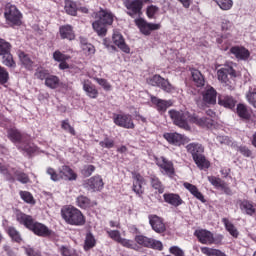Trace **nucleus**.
<instances>
[{
    "mask_svg": "<svg viewBox=\"0 0 256 256\" xmlns=\"http://www.w3.org/2000/svg\"><path fill=\"white\" fill-rule=\"evenodd\" d=\"M8 137L12 143H19L21 141V132L17 129H10L8 131Z\"/></svg>",
    "mask_w": 256,
    "mask_h": 256,
    "instance_id": "obj_40",
    "label": "nucleus"
},
{
    "mask_svg": "<svg viewBox=\"0 0 256 256\" xmlns=\"http://www.w3.org/2000/svg\"><path fill=\"white\" fill-rule=\"evenodd\" d=\"M135 241L136 243H138V245H142V247L157 249L158 251H161V249H163V243H161V241L149 238L147 236L137 235L135 237Z\"/></svg>",
    "mask_w": 256,
    "mask_h": 256,
    "instance_id": "obj_11",
    "label": "nucleus"
},
{
    "mask_svg": "<svg viewBox=\"0 0 256 256\" xmlns=\"http://www.w3.org/2000/svg\"><path fill=\"white\" fill-rule=\"evenodd\" d=\"M82 85H83V91H85L86 95L90 97V99H97V97L99 96V91L97 90L95 85L91 83V81L84 80L82 82Z\"/></svg>",
    "mask_w": 256,
    "mask_h": 256,
    "instance_id": "obj_23",
    "label": "nucleus"
},
{
    "mask_svg": "<svg viewBox=\"0 0 256 256\" xmlns=\"http://www.w3.org/2000/svg\"><path fill=\"white\" fill-rule=\"evenodd\" d=\"M246 99L248 103H250V105H252L256 109V92L253 90H249L246 93Z\"/></svg>",
    "mask_w": 256,
    "mask_h": 256,
    "instance_id": "obj_50",
    "label": "nucleus"
},
{
    "mask_svg": "<svg viewBox=\"0 0 256 256\" xmlns=\"http://www.w3.org/2000/svg\"><path fill=\"white\" fill-rule=\"evenodd\" d=\"M60 83H61V80L59 79V77H57L55 75L48 74V77L45 80V85L49 89H57V87H59Z\"/></svg>",
    "mask_w": 256,
    "mask_h": 256,
    "instance_id": "obj_31",
    "label": "nucleus"
},
{
    "mask_svg": "<svg viewBox=\"0 0 256 256\" xmlns=\"http://www.w3.org/2000/svg\"><path fill=\"white\" fill-rule=\"evenodd\" d=\"M168 113L174 125H177V127H180V129H184L185 131L191 129L189 123H195L199 127H207V129L213 127V119L211 118L199 117L195 114L191 115V113L187 111L170 110Z\"/></svg>",
    "mask_w": 256,
    "mask_h": 256,
    "instance_id": "obj_1",
    "label": "nucleus"
},
{
    "mask_svg": "<svg viewBox=\"0 0 256 256\" xmlns=\"http://www.w3.org/2000/svg\"><path fill=\"white\" fill-rule=\"evenodd\" d=\"M222 223H224L226 231L232 236V237H239V230H237V227L229 219L223 218Z\"/></svg>",
    "mask_w": 256,
    "mask_h": 256,
    "instance_id": "obj_30",
    "label": "nucleus"
},
{
    "mask_svg": "<svg viewBox=\"0 0 256 256\" xmlns=\"http://www.w3.org/2000/svg\"><path fill=\"white\" fill-rule=\"evenodd\" d=\"M9 80V73L0 66V83H7Z\"/></svg>",
    "mask_w": 256,
    "mask_h": 256,
    "instance_id": "obj_60",
    "label": "nucleus"
},
{
    "mask_svg": "<svg viewBox=\"0 0 256 256\" xmlns=\"http://www.w3.org/2000/svg\"><path fill=\"white\" fill-rule=\"evenodd\" d=\"M151 185L153 189H156V191H158L159 193H163L164 191L163 184H161V181L159 180V178L152 176Z\"/></svg>",
    "mask_w": 256,
    "mask_h": 256,
    "instance_id": "obj_46",
    "label": "nucleus"
},
{
    "mask_svg": "<svg viewBox=\"0 0 256 256\" xmlns=\"http://www.w3.org/2000/svg\"><path fill=\"white\" fill-rule=\"evenodd\" d=\"M18 57L20 59V63H22L25 69H28V71H31L33 69V60H31V57H29V55L25 54V52H19Z\"/></svg>",
    "mask_w": 256,
    "mask_h": 256,
    "instance_id": "obj_29",
    "label": "nucleus"
},
{
    "mask_svg": "<svg viewBox=\"0 0 256 256\" xmlns=\"http://www.w3.org/2000/svg\"><path fill=\"white\" fill-rule=\"evenodd\" d=\"M157 13H159V7L155 5H150L147 7L146 15L149 19H153Z\"/></svg>",
    "mask_w": 256,
    "mask_h": 256,
    "instance_id": "obj_49",
    "label": "nucleus"
},
{
    "mask_svg": "<svg viewBox=\"0 0 256 256\" xmlns=\"http://www.w3.org/2000/svg\"><path fill=\"white\" fill-rule=\"evenodd\" d=\"M231 27H233V24L231 23V21H229L227 19L222 20V22H221L222 31H229V29H231Z\"/></svg>",
    "mask_w": 256,
    "mask_h": 256,
    "instance_id": "obj_61",
    "label": "nucleus"
},
{
    "mask_svg": "<svg viewBox=\"0 0 256 256\" xmlns=\"http://www.w3.org/2000/svg\"><path fill=\"white\" fill-rule=\"evenodd\" d=\"M237 114L241 119H249V117H251L249 109H247V106L243 104H239L237 106Z\"/></svg>",
    "mask_w": 256,
    "mask_h": 256,
    "instance_id": "obj_39",
    "label": "nucleus"
},
{
    "mask_svg": "<svg viewBox=\"0 0 256 256\" xmlns=\"http://www.w3.org/2000/svg\"><path fill=\"white\" fill-rule=\"evenodd\" d=\"M222 11H230L233 8V0H213Z\"/></svg>",
    "mask_w": 256,
    "mask_h": 256,
    "instance_id": "obj_37",
    "label": "nucleus"
},
{
    "mask_svg": "<svg viewBox=\"0 0 256 256\" xmlns=\"http://www.w3.org/2000/svg\"><path fill=\"white\" fill-rule=\"evenodd\" d=\"M135 24L143 35H151V31H159L161 24L149 23L143 18L135 19Z\"/></svg>",
    "mask_w": 256,
    "mask_h": 256,
    "instance_id": "obj_13",
    "label": "nucleus"
},
{
    "mask_svg": "<svg viewBox=\"0 0 256 256\" xmlns=\"http://www.w3.org/2000/svg\"><path fill=\"white\" fill-rule=\"evenodd\" d=\"M114 123L118 127H123L124 129H135V123H133V117L129 114H115Z\"/></svg>",
    "mask_w": 256,
    "mask_h": 256,
    "instance_id": "obj_14",
    "label": "nucleus"
},
{
    "mask_svg": "<svg viewBox=\"0 0 256 256\" xmlns=\"http://www.w3.org/2000/svg\"><path fill=\"white\" fill-rule=\"evenodd\" d=\"M216 140L218 143H221V145H229V138L227 136H218Z\"/></svg>",
    "mask_w": 256,
    "mask_h": 256,
    "instance_id": "obj_64",
    "label": "nucleus"
},
{
    "mask_svg": "<svg viewBox=\"0 0 256 256\" xmlns=\"http://www.w3.org/2000/svg\"><path fill=\"white\" fill-rule=\"evenodd\" d=\"M97 241L95 240V236L91 234V232L86 234L85 242H84V250L89 251V249H93L95 247Z\"/></svg>",
    "mask_w": 256,
    "mask_h": 256,
    "instance_id": "obj_35",
    "label": "nucleus"
},
{
    "mask_svg": "<svg viewBox=\"0 0 256 256\" xmlns=\"http://www.w3.org/2000/svg\"><path fill=\"white\" fill-rule=\"evenodd\" d=\"M9 51H11V44L3 39H0V55H7Z\"/></svg>",
    "mask_w": 256,
    "mask_h": 256,
    "instance_id": "obj_48",
    "label": "nucleus"
},
{
    "mask_svg": "<svg viewBox=\"0 0 256 256\" xmlns=\"http://www.w3.org/2000/svg\"><path fill=\"white\" fill-rule=\"evenodd\" d=\"M82 51L85 55H95V46L93 44L82 43Z\"/></svg>",
    "mask_w": 256,
    "mask_h": 256,
    "instance_id": "obj_44",
    "label": "nucleus"
},
{
    "mask_svg": "<svg viewBox=\"0 0 256 256\" xmlns=\"http://www.w3.org/2000/svg\"><path fill=\"white\" fill-rule=\"evenodd\" d=\"M149 84L153 87H161V89H163V91L166 93H175V87L160 75H154L152 78H150Z\"/></svg>",
    "mask_w": 256,
    "mask_h": 256,
    "instance_id": "obj_12",
    "label": "nucleus"
},
{
    "mask_svg": "<svg viewBox=\"0 0 256 256\" xmlns=\"http://www.w3.org/2000/svg\"><path fill=\"white\" fill-rule=\"evenodd\" d=\"M193 160L195 161L199 169H209V165H210L209 161L205 159V156L203 154H200L199 156L194 157Z\"/></svg>",
    "mask_w": 256,
    "mask_h": 256,
    "instance_id": "obj_36",
    "label": "nucleus"
},
{
    "mask_svg": "<svg viewBox=\"0 0 256 256\" xmlns=\"http://www.w3.org/2000/svg\"><path fill=\"white\" fill-rule=\"evenodd\" d=\"M84 187L89 191H99L103 189V179L101 176H94L85 182Z\"/></svg>",
    "mask_w": 256,
    "mask_h": 256,
    "instance_id": "obj_17",
    "label": "nucleus"
},
{
    "mask_svg": "<svg viewBox=\"0 0 256 256\" xmlns=\"http://www.w3.org/2000/svg\"><path fill=\"white\" fill-rule=\"evenodd\" d=\"M183 185H184L185 189H187V191H189L191 193V195L196 197V199H198L202 203H205V197L199 191V189H197V186H195V185H193L191 183H188V182H185Z\"/></svg>",
    "mask_w": 256,
    "mask_h": 256,
    "instance_id": "obj_27",
    "label": "nucleus"
},
{
    "mask_svg": "<svg viewBox=\"0 0 256 256\" xmlns=\"http://www.w3.org/2000/svg\"><path fill=\"white\" fill-rule=\"evenodd\" d=\"M20 197L21 199H23V201H25V203H30V204L35 203V199H33V195H31L28 191H21Z\"/></svg>",
    "mask_w": 256,
    "mask_h": 256,
    "instance_id": "obj_51",
    "label": "nucleus"
},
{
    "mask_svg": "<svg viewBox=\"0 0 256 256\" xmlns=\"http://www.w3.org/2000/svg\"><path fill=\"white\" fill-rule=\"evenodd\" d=\"M0 173L6 175L7 179H13V177H16L17 181H20V183H29V176H27V174L19 171L11 172L3 165H0Z\"/></svg>",
    "mask_w": 256,
    "mask_h": 256,
    "instance_id": "obj_15",
    "label": "nucleus"
},
{
    "mask_svg": "<svg viewBox=\"0 0 256 256\" xmlns=\"http://www.w3.org/2000/svg\"><path fill=\"white\" fill-rule=\"evenodd\" d=\"M124 6L127 9V15L133 19L143 15V2L141 0H125Z\"/></svg>",
    "mask_w": 256,
    "mask_h": 256,
    "instance_id": "obj_8",
    "label": "nucleus"
},
{
    "mask_svg": "<svg viewBox=\"0 0 256 256\" xmlns=\"http://www.w3.org/2000/svg\"><path fill=\"white\" fill-rule=\"evenodd\" d=\"M64 9L68 15H77V4L71 0L65 2Z\"/></svg>",
    "mask_w": 256,
    "mask_h": 256,
    "instance_id": "obj_38",
    "label": "nucleus"
},
{
    "mask_svg": "<svg viewBox=\"0 0 256 256\" xmlns=\"http://www.w3.org/2000/svg\"><path fill=\"white\" fill-rule=\"evenodd\" d=\"M208 181L209 183H211V185H213V187H217V189H219L224 182L223 180L215 176H208Z\"/></svg>",
    "mask_w": 256,
    "mask_h": 256,
    "instance_id": "obj_55",
    "label": "nucleus"
},
{
    "mask_svg": "<svg viewBox=\"0 0 256 256\" xmlns=\"http://www.w3.org/2000/svg\"><path fill=\"white\" fill-rule=\"evenodd\" d=\"M149 223L156 233H163L165 231V223H163V219H161L157 215L149 216Z\"/></svg>",
    "mask_w": 256,
    "mask_h": 256,
    "instance_id": "obj_18",
    "label": "nucleus"
},
{
    "mask_svg": "<svg viewBox=\"0 0 256 256\" xmlns=\"http://www.w3.org/2000/svg\"><path fill=\"white\" fill-rule=\"evenodd\" d=\"M94 171H95V166L88 165L83 168L82 174L85 175V177H90V175H92Z\"/></svg>",
    "mask_w": 256,
    "mask_h": 256,
    "instance_id": "obj_59",
    "label": "nucleus"
},
{
    "mask_svg": "<svg viewBox=\"0 0 256 256\" xmlns=\"http://www.w3.org/2000/svg\"><path fill=\"white\" fill-rule=\"evenodd\" d=\"M4 17L10 25H21L22 15L15 5L6 4Z\"/></svg>",
    "mask_w": 256,
    "mask_h": 256,
    "instance_id": "obj_6",
    "label": "nucleus"
},
{
    "mask_svg": "<svg viewBox=\"0 0 256 256\" xmlns=\"http://www.w3.org/2000/svg\"><path fill=\"white\" fill-rule=\"evenodd\" d=\"M235 67H237V64L233 62H227L224 68H221L217 71L218 81H221V83H224V85H229V78L227 77V73L231 77H237Z\"/></svg>",
    "mask_w": 256,
    "mask_h": 256,
    "instance_id": "obj_9",
    "label": "nucleus"
},
{
    "mask_svg": "<svg viewBox=\"0 0 256 256\" xmlns=\"http://www.w3.org/2000/svg\"><path fill=\"white\" fill-rule=\"evenodd\" d=\"M151 102L153 105H156V109L160 113H165V111H167V109L173 105L171 100H161L155 96H151Z\"/></svg>",
    "mask_w": 256,
    "mask_h": 256,
    "instance_id": "obj_21",
    "label": "nucleus"
},
{
    "mask_svg": "<svg viewBox=\"0 0 256 256\" xmlns=\"http://www.w3.org/2000/svg\"><path fill=\"white\" fill-rule=\"evenodd\" d=\"M61 215L64 221L69 225L81 226L85 225V216L79 211V209L72 206H65L61 210Z\"/></svg>",
    "mask_w": 256,
    "mask_h": 256,
    "instance_id": "obj_4",
    "label": "nucleus"
},
{
    "mask_svg": "<svg viewBox=\"0 0 256 256\" xmlns=\"http://www.w3.org/2000/svg\"><path fill=\"white\" fill-rule=\"evenodd\" d=\"M133 179V191L137 193V195H141L143 193V176L133 173Z\"/></svg>",
    "mask_w": 256,
    "mask_h": 256,
    "instance_id": "obj_26",
    "label": "nucleus"
},
{
    "mask_svg": "<svg viewBox=\"0 0 256 256\" xmlns=\"http://www.w3.org/2000/svg\"><path fill=\"white\" fill-rule=\"evenodd\" d=\"M118 243L122 245L123 247H127V249H135L136 245L133 243V240H128L125 238H122Z\"/></svg>",
    "mask_w": 256,
    "mask_h": 256,
    "instance_id": "obj_56",
    "label": "nucleus"
},
{
    "mask_svg": "<svg viewBox=\"0 0 256 256\" xmlns=\"http://www.w3.org/2000/svg\"><path fill=\"white\" fill-rule=\"evenodd\" d=\"M194 235L203 245H213V243H219V241L223 239L222 235H219L215 238L211 231L205 229L196 230L194 232Z\"/></svg>",
    "mask_w": 256,
    "mask_h": 256,
    "instance_id": "obj_7",
    "label": "nucleus"
},
{
    "mask_svg": "<svg viewBox=\"0 0 256 256\" xmlns=\"http://www.w3.org/2000/svg\"><path fill=\"white\" fill-rule=\"evenodd\" d=\"M60 37L62 39H68L69 41H73V39H75V33H73V27H71V25H64L60 27Z\"/></svg>",
    "mask_w": 256,
    "mask_h": 256,
    "instance_id": "obj_28",
    "label": "nucleus"
},
{
    "mask_svg": "<svg viewBox=\"0 0 256 256\" xmlns=\"http://www.w3.org/2000/svg\"><path fill=\"white\" fill-rule=\"evenodd\" d=\"M3 65H6V67H15V61L11 53L3 54Z\"/></svg>",
    "mask_w": 256,
    "mask_h": 256,
    "instance_id": "obj_47",
    "label": "nucleus"
},
{
    "mask_svg": "<svg viewBox=\"0 0 256 256\" xmlns=\"http://www.w3.org/2000/svg\"><path fill=\"white\" fill-rule=\"evenodd\" d=\"M94 81L103 87L104 91H111V84L106 79L103 78H94Z\"/></svg>",
    "mask_w": 256,
    "mask_h": 256,
    "instance_id": "obj_53",
    "label": "nucleus"
},
{
    "mask_svg": "<svg viewBox=\"0 0 256 256\" xmlns=\"http://www.w3.org/2000/svg\"><path fill=\"white\" fill-rule=\"evenodd\" d=\"M188 153H191L192 157H199V155H203L205 148L203 145L197 143H191L186 146Z\"/></svg>",
    "mask_w": 256,
    "mask_h": 256,
    "instance_id": "obj_25",
    "label": "nucleus"
},
{
    "mask_svg": "<svg viewBox=\"0 0 256 256\" xmlns=\"http://www.w3.org/2000/svg\"><path fill=\"white\" fill-rule=\"evenodd\" d=\"M240 209L244 211L246 215H253L255 213V206L247 200L241 202Z\"/></svg>",
    "mask_w": 256,
    "mask_h": 256,
    "instance_id": "obj_33",
    "label": "nucleus"
},
{
    "mask_svg": "<svg viewBox=\"0 0 256 256\" xmlns=\"http://www.w3.org/2000/svg\"><path fill=\"white\" fill-rule=\"evenodd\" d=\"M156 164L160 169L163 170L165 175H173L175 173V168L173 167V162L167 160L165 157L156 158Z\"/></svg>",
    "mask_w": 256,
    "mask_h": 256,
    "instance_id": "obj_16",
    "label": "nucleus"
},
{
    "mask_svg": "<svg viewBox=\"0 0 256 256\" xmlns=\"http://www.w3.org/2000/svg\"><path fill=\"white\" fill-rule=\"evenodd\" d=\"M21 149L23 151H26V153H35L37 151V148H35V145L33 144H28V145H25V146H22Z\"/></svg>",
    "mask_w": 256,
    "mask_h": 256,
    "instance_id": "obj_62",
    "label": "nucleus"
},
{
    "mask_svg": "<svg viewBox=\"0 0 256 256\" xmlns=\"http://www.w3.org/2000/svg\"><path fill=\"white\" fill-rule=\"evenodd\" d=\"M113 43L116 44L120 51H123V53H131V48L125 43V39L123 38V35L119 32H114L113 36Z\"/></svg>",
    "mask_w": 256,
    "mask_h": 256,
    "instance_id": "obj_19",
    "label": "nucleus"
},
{
    "mask_svg": "<svg viewBox=\"0 0 256 256\" xmlns=\"http://www.w3.org/2000/svg\"><path fill=\"white\" fill-rule=\"evenodd\" d=\"M218 103L227 109H233V107H235V100L231 96H224L223 98H219Z\"/></svg>",
    "mask_w": 256,
    "mask_h": 256,
    "instance_id": "obj_34",
    "label": "nucleus"
},
{
    "mask_svg": "<svg viewBox=\"0 0 256 256\" xmlns=\"http://www.w3.org/2000/svg\"><path fill=\"white\" fill-rule=\"evenodd\" d=\"M164 139H166V141H168V143H171L172 145H183V143H185V141L187 140V138H185V136L174 132V133H165L164 134Z\"/></svg>",
    "mask_w": 256,
    "mask_h": 256,
    "instance_id": "obj_20",
    "label": "nucleus"
},
{
    "mask_svg": "<svg viewBox=\"0 0 256 256\" xmlns=\"http://www.w3.org/2000/svg\"><path fill=\"white\" fill-rule=\"evenodd\" d=\"M107 234L110 239H113V241H116L117 243H119L122 239L121 232L118 230H107Z\"/></svg>",
    "mask_w": 256,
    "mask_h": 256,
    "instance_id": "obj_52",
    "label": "nucleus"
},
{
    "mask_svg": "<svg viewBox=\"0 0 256 256\" xmlns=\"http://www.w3.org/2000/svg\"><path fill=\"white\" fill-rule=\"evenodd\" d=\"M61 127L64 131H67L71 135H75V129L72 128L71 124H69V120L62 121Z\"/></svg>",
    "mask_w": 256,
    "mask_h": 256,
    "instance_id": "obj_57",
    "label": "nucleus"
},
{
    "mask_svg": "<svg viewBox=\"0 0 256 256\" xmlns=\"http://www.w3.org/2000/svg\"><path fill=\"white\" fill-rule=\"evenodd\" d=\"M16 221H18L20 225H24L26 229L33 231L34 235H38V237H49V235H51V230L45 226V224L36 222L32 216L23 212L16 214Z\"/></svg>",
    "mask_w": 256,
    "mask_h": 256,
    "instance_id": "obj_2",
    "label": "nucleus"
},
{
    "mask_svg": "<svg viewBox=\"0 0 256 256\" xmlns=\"http://www.w3.org/2000/svg\"><path fill=\"white\" fill-rule=\"evenodd\" d=\"M165 203L172 205L173 207H179V205H183V199L178 194L173 193H165L163 195Z\"/></svg>",
    "mask_w": 256,
    "mask_h": 256,
    "instance_id": "obj_24",
    "label": "nucleus"
},
{
    "mask_svg": "<svg viewBox=\"0 0 256 256\" xmlns=\"http://www.w3.org/2000/svg\"><path fill=\"white\" fill-rule=\"evenodd\" d=\"M60 253L63 256H77V252H75L73 250H69V248H67L65 246L60 247Z\"/></svg>",
    "mask_w": 256,
    "mask_h": 256,
    "instance_id": "obj_58",
    "label": "nucleus"
},
{
    "mask_svg": "<svg viewBox=\"0 0 256 256\" xmlns=\"http://www.w3.org/2000/svg\"><path fill=\"white\" fill-rule=\"evenodd\" d=\"M34 76L36 77V79H40V81L46 80L49 76V70H46L44 68H38L35 71Z\"/></svg>",
    "mask_w": 256,
    "mask_h": 256,
    "instance_id": "obj_43",
    "label": "nucleus"
},
{
    "mask_svg": "<svg viewBox=\"0 0 256 256\" xmlns=\"http://www.w3.org/2000/svg\"><path fill=\"white\" fill-rule=\"evenodd\" d=\"M232 55L236 57V59H240V61H247L251 53L245 47L234 46L230 49Z\"/></svg>",
    "mask_w": 256,
    "mask_h": 256,
    "instance_id": "obj_22",
    "label": "nucleus"
},
{
    "mask_svg": "<svg viewBox=\"0 0 256 256\" xmlns=\"http://www.w3.org/2000/svg\"><path fill=\"white\" fill-rule=\"evenodd\" d=\"M217 103V91L212 86H206L202 92V102L198 101L199 107H205V105H215Z\"/></svg>",
    "mask_w": 256,
    "mask_h": 256,
    "instance_id": "obj_10",
    "label": "nucleus"
},
{
    "mask_svg": "<svg viewBox=\"0 0 256 256\" xmlns=\"http://www.w3.org/2000/svg\"><path fill=\"white\" fill-rule=\"evenodd\" d=\"M53 59L54 61H58V63H61L63 61H67V59H69V56L61 53V51H55L53 53Z\"/></svg>",
    "mask_w": 256,
    "mask_h": 256,
    "instance_id": "obj_54",
    "label": "nucleus"
},
{
    "mask_svg": "<svg viewBox=\"0 0 256 256\" xmlns=\"http://www.w3.org/2000/svg\"><path fill=\"white\" fill-rule=\"evenodd\" d=\"M8 234L11 239H13V241H16V243L21 242V234L19 233V231H17V229H15V227H9Z\"/></svg>",
    "mask_w": 256,
    "mask_h": 256,
    "instance_id": "obj_45",
    "label": "nucleus"
},
{
    "mask_svg": "<svg viewBox=\"0 0 256 256\" xmlns=\"http://www.w3.org/2000/svg\"><path fill=\"white\" fill-rule=\"evenodd\" d=\"M226 195H233V192L231 191V188L225 183V181L221 184L219 187Z\"/></svg>",
    "mask_w": 256,
    "mask_h": 256,
    "instance_id": "obj_63",
    "label": "nucleus"
},
{
    "mask_svg": "<svg viewBox=\"0 0 256 256\" xmlns=\"http://www.w3.org/2000/svg\"><path fill=\"white\" fill-rule=\"evenodd\" d=\"M46 173L50 176L51 181H61V179H64V181H75L77 179V174L69 166L59 168V173L53 168H48Z\"/></svg>",
    "mask_w": 256,
    "mask_h": 256,
    "instance_id": "obj_5",
    "label": "nucleus"
},
{
    "mask_svg": "<svg viewBox=\"0 0 256 256\" xmlns=\"http://www.w3.org/2000/svg\"><path fill=\"white\" fill-rule=\"evenodd\" d=\"M76 203L81 209H87V207H91V201L85 196H79L76 200Z\"/></svg>",
    "mask_w": 256,
    "mask_h": 256,
    "instance_id": "obj_42",
    "label": "nucleus"
},
{
    "mask_svg": "<svg viewBox=\"0 0 256 256\" xmlns=\"http://www.w3.org/2000/svg\"><path fill=\"white\" fill-rule=\"evenodd\" d=\"M113 13L109 10H103L94 13L95 21L92 23L93 30L99 37L107 35V25H113Z\"/></svg>",
    "mask_w": 256,
    "mask_h": 256,
    "instance_id": "obj_3",
    "label": "nucleus"
},
{
    "mask_svg": "<svg viewBox=\"0 0 256 256\" xmlns=\"http://www.w3.org/2000/svg\"><path fill=\"white\" fill-rule=\"evenodd\" d=\"M192 79L197 87H203L205 85V78H203V74L199 70H192Z\"/></svg>",
    "mask_w": 256,
    "mask_h": 256,
    "instance_id": "obj_32",
    "label": "nucleus"
},
{
    "mask_svg": "<svg viewBox=\"0 0 256 256\" xmlns=\"http://www.w3.org/2000/svg\"><path fill=\"white\" fill-rule=\"evenodd\" d=\"M102 149H113L115 147V140L109 137H105L102 141L99 142Z\"/></svg>",
    "mask_w": 256,
    "mask_h": 256,
    "instance_id": "obj_41",
    "label": "nucleus"
}]
</instances>
